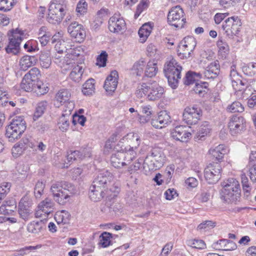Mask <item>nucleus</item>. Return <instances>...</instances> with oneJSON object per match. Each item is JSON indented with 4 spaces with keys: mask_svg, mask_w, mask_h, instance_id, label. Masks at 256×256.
Masks as SVG:
<instances>
[{
    "mask_svg": "<svg viewBox=\"0 0 256 256\" xmlns=\"http://www.w3.org/2000/svg\"><path fill=\"white\" fill-rule=\"evenodd\" d=\"M220 198L226 203L236 204L240 202L241 190L238 182L235 178H230L222 183Z\"/></svg>",
    "mask_w": 256,
    "mask_h": 256,
    "instance_id": "f257e3e1",
    "label": "nucleus"
},
{
    "mask_svg": "<svg viewBox=\"0 0 256 256\" xmlns=\"http://www.w3.org/2000/svg\"><path fill=\"white\" fill-rule=\"evenodd\" d=\"M163 87L156 82L139 84L136 92V96L141 98L146 96L149 101H156L160 99L164 94Z\"/></svg>",
    "mask_w": 256,
    "mask_h": 256,
    "instance_id": "f03ea898",
    "label": "nucleus"
},
{
    "mask_svg": "<svg viewBox=\"0 0 256 256\" xmlns=\"http://www.w3.org/2000/svg\"><path fill=\"white\" fill-rule=\"evenodd\" d=\"M182 69V66L174 58H171L164 64V75L168 79L169 85L174 89L178 86L179 80L181 78Z\"/></svg>",
    "mask_w": 256,
    "mask_h": 256,
    "instance_id": "7ed1b4c3",
    "label": "nucleus"
},
{
    "mask_svg": "<svg viewBox=\"0 0 256 256\" xmlns=\"http://www.w3.org/2000/svg\"><path fill=\"white\" fill-rule=\"evenodd\" d=\"M26 129V124L22 116H16L6 127V136L9 142L20 138Z\"/></svg>",
    "mask_w": 256,
    "mask_h": 256,
    "instance_id": "20e7f679",
    "label": "nucleus"
},
{
    "mask_svg": "<svg viewBox=\"0 0 256 256\" xmlns=\"http://www.w3.org/2000/svg\"><path fill=\"white\" fill-rule=\"evenodd\" d=\"M9 34L10 42L6 48V50L8 54H16L20 50V45L22 40L26 36L24 31L16 28L10 30Z\"/></svg>",
    "mask_w": 256,
    "mask_h": 256,
    "instance_id": "39448f33",
    "label": "nucleus"
},
{
    "mask_svg": "<svg viewBox=\"0 0 256 256\" xmlns=\"http://www.w3.org/2000/svg\"><path fill=\"white\" fill-rule=\"evenodd\" d=\"M186 20L184 10L180 6L172 8L168 14V23L178 28L184 27Z\"/></svg>",
    "mask_w": 256,
    "mask_h": 256,
    "instance_id": "423d86ee",
    "label": "nucleus"
},
{
    "mask_svg": "<svg viewBox=\"0 0 256 256\" xmlns=\"http://www.w3.org/2000/svg\"><path fill=\"white\" fill-rule=\"evenodd\" d=\"M242 26L240 20L238 16H232L227 18L222 24V28L229 38L236 36L240 32Z\"/></svg>",
    "mask_w": 256,
    "mask_h": 256,
    "instance_id": "0eeeda50",
    "label": "nucleus"
},
{
    "mask_svg": "<svg viewBox=\"0 0 256 256\" xmlns=\"http://www.w3.org/2000/svg\"><path fill=\"white\" fill-rule=\"evenodd\" d=\"M221 172L222 167L219 163H210L204 169L205 179L210 184H216L220 178Z\"/></svg>",
    "mask_w": 256,
    "mask_h": 256,
    "instance_id": "6e6552de",
    "label": "nucleus"
},
{
    "mask_svg": "<svg viewBox=\"0 0 256 256\" xmlns=\"http://www.w3.org/2000/svg\"><path fill=\"white\" fill-rule=\"evenodd\" d=\"M41 76L40 72L37 68H32L24 76L20 84V88L26 92L32 90V84L40 81Z\"/></svg>",
    "mask_w": 256,
    "mask_h": 256,
    "instance_id": "1a4fd4ad",
    "label": "nucleus"
},
{
    "mask_svg": "<svg viewBox=\"0 0 256 256\" xmlns=\"http://www.w3.org/2000/svg\"><path fill=\"white\" fill-rule=\"evenodd\" d=\"M152 158L151 162H152V166L150 168L159 169L162 167L166 161V156L162 148L158 146L152 148L148 154V156L146 158L144 164L146 163V160L148 157Z\"/></svg>",
    "mask_w": 256,
    "mask_h": 256,
    "instance_id": "9d476101",
    "label": "nucleus"
},
{
    "mask_svg": "<svg viewBox=\"0 0 256 256\" xmlns=\"http://www.w3.org/2000/svg\"><path fill=\"white\" fill-rule=\"evenodd\" d=\"M67 31L70 36L79 43L83 42L86 37L84 28L76 22H73L68 24Z\"/></svg>",
    "mask_w": 256,
    "mask_h": 256,
    "instance_id": "9b49d317",
    "label": "nucleus"
},
{
    "mask_svg": "<svg viewBox=\"0 0 256 256\" xmlns=\"http://www.w3.org/2000/svg\"><path fill=\"white\" fill-rule=\"evenodd\" d=\"M48 11L47 20L50 23L59 24L62 20L64 16L63 5L60 3L51 2Z\"/></svg>",
    "mask_w": 256,
    "mask_h": 256,
    "instance_id": "f8f14e48",
    "label": "nucleus"
},
{
    "mask_svg": "<svg viewBox=\"0 0 256 256\" xmlns=\"http://www.w3.org/2000/svg\"><path fill=\"white\" fill-rule=\"evenodd\" d=\"M202 116V111L200 108L196 106L186 107L183 113V120L188 124H194Z\"/></svg>",
    "mask_w": 256,
    "mask_h": 256,
    "instance_id": "ddd939ff",
    "label": "nucleus"
},
{
    "mask_svg": "<svg viewBox=\"0 0 256 256\" xmlns=\"http://www.w3.org/2000/svg\"><path fill=\"white\" fill-rule=\"evenodd\" d=\"M113 180L112 174L108 170H104L98 173L93 180L92 185L96 188L101 187L105 188L110 186Z\"/></svg>",
    "mask_w": 256,
    "mask_h": 256,
    "instance_id": "4468645a",
    "label": "nucleus"
},
{
    "mask_svg": "<svg viewBox=\"0 0 256 256\" xmlns=\"http://www.w3.org/2000/svg\"><path fill=\"white\" fill-rule=\"evenodd\" d=\"M245 120L242 116H234L230 118L228 124L230 131L232 135L240 132L245 128Z\"/></svg>",
    "mask_w": 256,
    "mask_h": 256,
    "instance_id": "2eb2a0df",
    "label": "nucleus"
},
{
    "mask_svg": "<svg viewBox=\"0 0 256 256\" xmlns=\"http://www.w3.org/2000/svg\"><path fill=\"white\" fill-rule=\"evenodd\" d=\"M32 202L30 201L26 200L25 198H22L18 204V212L20 216L24 220L29 219L30 215L32 214L31 208Z\"/></svg>",
    "mask_w": 256,
    "mask_h": 256,
    "instance_id": "dca6fc26",
    "label": "nucleus"
},
{
    "mask_svg": "<svg viewBox=\"0 0 256 256\" xmlns=\"http://www.w3.org/2000/svg\"><path fill=\"white\" fill-rule=\"evenodd\" d=\"M188 127L182 126H176L171 132L172 136L177 140L186 142L191 136L190 132H188Z\"/></svg>",
    "mask_w": 256,
    "mask_h": 256,
    "instance_id": "f3484780",
    "label": "nucleus"
},
{
    "mask_svg": "<svg viewBox=\"0 0 256 256\" xmlns=\"http://www.w3.org/2000/svg\"><path fill=\"white\" fill-rule=\"evenodd\" d=\"M66 62V65L68 66V68L71 67L72 68V70L69 75L70 78L76 82H80L84 72L83 66L75 63L68 62V61Z\"/></svg>",
    "mask_w": 256,
    "mask_h": 256,
    "instance_id": "a211bd4d",
    "label": "nucleus"
},
{
    "mask_svg": "<svg viewBox=\"0 0 256 256\" xmlns=\"http://www.w3.org/2000/svg\"><path fill=\"white\" fill-rule=\"evenodd\" d=\"M125 28L126 23L123 18L114 16L109 19L108 28L110 32H118L124 30Z\"/></svg>",
    "mask_w": 256,
    "mask_h": 256,
    "instance_id": "6ab92c4d",
    "label": "nucleus"
},
{
    "mask_svg": "<svg viewBox=\"0 0 256 256\" xmlns=\"http://www.w3.org/2000/svg\"><path fill=\"white\" fill-rule=\"evenodd\" d=\"M118 74L116 70H112L106 78L104 88L106 92H114L116 88Z\"/></svg>",
    "mask_w": 256,
    "mask_h": 256,
    "instance_id": "aec40b11",
    "label": "nucleus"
},
{
    "mask_svg": "<svg viewBox=\"0 0 256 256\" xmlns=\"http://www.w3.org/2000/svg\"><path fill=\"white\" fill-rule=\"evenodd\" d=\"M220 72V66L218 60L211 62L206 68L203 75L206 79H214L218 77Z\"/></svg>",
    "mask_w": 256,
    "mask_h": 256,
    "instance_id": "412c9836",
    "label": "nucleus"
},
{
    "mask_svg": "<svg viewBox=\"0 0 256 256\" xmlns=\"http://www.w3.org/2000/svg\"><path fill=\"white\" fill-rule=\"evenodd\" d=\"M226 152V148L224 144L214 146L208 150V154L211 156L212 159L218 162H220L222 160Z\"/></svg>",
    "mask_w": 256,
    "mask_h": 256,
    "instance_id": "4be33fe9",
    "label": "nucleus"
},
{
    "mask_svg": "<svg viewBox=\"0 0 256 256\" xmlns=\"http://www.w3.org/2000/svg\"><path fill=\"white\" fill-rule=\"evenodd\" d=\"M51 191L55 200L60 204L63 205L64 204V194L62 182H58L54 184L51 187Z\"/></svg>",
    "mask_w": 256,
    "mask_h": 256,
    "instance_id": "5701e85b",
    "label": "nucleus"
},
{
    "mask_svg": "<svg viewBox=\"0 0 256 256\" xmlns=\"http://www.w3.org/2000/svg\"><path fill=\"white\" fill-rule=\"evenodd\" d=\"M106 189L92 185L90 188L89 197L94 202H98L106 196Z\"/></svg>",
    "mask_w": 256,
    "mask_h": 256,
    "instance_id": "b1692460",
    "label": "nucleus"
},
{
    "mask_svg": "<svg viewBox=\"0 0 256 256\" xmlns=\"http://www.w3.org/2000/svg\"><path fill=\"white\" fill-rule=\"evenodd\" d=\"M37 61L38 59L35 56H24L20 60V68L22 70L26 71L29 68L34 66Z\"/></svg>",
    "mask_w": 256,
    "mask_h": 256,
    "instance_id": "393cba45",
    "label": "nucleus"
},
{
    "mask_svg": "<svg viewBox=\"0 0 256 256\" xmlns=\"http://www.w3.org/2000/svg\"><path fill=\"white\" fill-rule=\"evenodd\" d=\"M126 155L123 154V152H118L113 154L111 156L110 161L112 166L116 168H120L125 165H127L126 162H124V158Z\"/></svg>",
    "mask_w": 256,
    "mask_h": 256,
    "instance_id": "a878e982",
    "label": "nucleus"
},
{
    "mask_svg": "<svg viewBox=\"0 0 256 256\" xmlns=\"http://www.w3.org/2000/svg\"><path fill=\"white\" fill-rule=\"evenodd\" d=\"M53 206L54 204L52 200L48 198H46L38 204L39 210L36 214V216H38L40 212L47 215L49 214L52 212Z\"/></svg>",
    "mask_w": 256,
    "mask_h": 256,
    "instance_id": "bb28decb",
    "label": "nucleus"
},
{
    "mask_svg": "<svg viewBox=\"0 0 256 256\" xmlns=\"http://www.w3.org/2000/svg\"><path fill=\"white\" fill-rule=\"evenodd\" d=\"M32 90L30 92H33L37 96H40L46 94L49 90V88L46 84H44L41 81H38L32 84Z\"/></svg>",
    "mask_w": 256,
    "mask_h": 256,
    "instance_id": "cd10ccee",
    "label": "nucleus"
},
{
    "mask_svg": "<svg viewBox=\"0 0 256 256\" xmlns=\"http://www.w3.org/2000/svg\"><path fill=\"white\" fill-rule=\"evenodd\" d=\"M124 140H126L130 144V146L131 150H136L140 146V136L136 134L130 132L124 137Z\"/></svg>",
    "mask_w": 256,
    "mask_h": 256,
    "instance_id": "c85d7f7f",
    "label": "nucleus"
},
{
    "mask_svg": "<svg viewBox=\"0 0 256 256\" xmlns=\"http://www.w3.org/2000/svg\"><path fill=\"white\" fill-rule=\"evenodd\" d=\"M152 30V26L148 24H144L142 26L138 32L140 42L144 43L146 41Z\"/></svg>",
    "mask_w": 256,
    "mask_h": 256,
    "instance_id": "c756f323",
    "label": "nucleus"
},
{
    "mask_svg": "<svg viewBox=\"0 0 256 256\" xmlns=\"http://www.w3.org/2000/svg\"><path fill=\"white\" fill-rule=\"evenodd\" d=\"M211 131L210 126L208 122H204L200 126L196 134L198 140H202L205 136H208Z\"/></svg>",
    "mask_w": 256,
    "mask_h": 256,
    "instance_id": "7c9ffc66",
    "label": "nucleus"
},
{
    "mask_svg": "<svg viewBox=\"0 0 256 256\" xmlns=\"http://www.w3.org/2000/svg\"><path fill=\"white\" fill-rule=\"evenodd\" d=\"M217 46L218 48V56L222 58H226L230 50L227 43L222 39H219L217 42Z\"/></svg>",
    "mask_w": 256,
    "mask_h": 256,
    "instance_id": "2f4dec72",
    "label": "nucleus"
},
{
    "mask_svg": "<svg viewBox=\"0 0 256 256\" xmlns=\"http://www.w3.org/2000/svg\"><path fill=\"white\" fill-rule=\"evenodd\" d=\"M157 64L154 60L149 61L146 66L144 76L147 77L152 78L158 72Z\"/></svg>",
    "mask_w": 256,
    "mask_h": 256,
    "instance_id": "473e14b6",
    "label": "nucleus"
},
{
    "mask_svg": "<svg viewBox=\"0 0 256 256\" xmlns=\"http://www.w3.org/2000/svg\"><path fill=\"white\" fill-rule=\"evenodd\" d=\"M94 80L93 78L88 79L83 84L82 92L85 96H90L94 92Z\"/></svg>",
    "mask_w": 256,
    "mask_h": 256,
    "instance_id": "72a5a7b5",
    "label": "nucleus"
},
{
    "mask_svg": "<svg viewBox=\"0 0 256 256\" xmlns=\"http://www.w3.org/2000/svg\"><path fill=\"white\" fill-rule=\"evenodd\" d=\"M202 78V74L200 73L188 72L186 75L184 82L186 85H190Z\"/></svg>",
    "mask_w": 256,
    "mask_h": 256,
    "instance_id": "f704fd0d",
    "label": "nucleus"
},
{
    "mask_svg": "<svg viewBox=\"0 0 256 256\" xmlns=\"http://www.w3.org/2000/svg\"><path fill=\"white\" fill-rule=\"evenodd\" d=\"M146 62L142 58L136 62L133 65L132 70L137 76H140L144 74V69L146 66Z\"/></svg>",
    "mask_w": 256,
    "mask_h": 256,
    "instance_id": "c9c22d12",
    "label": "nucleus"
},
{
    "mask_svg": "<svg viewBox=\"0 0 256 256\" xmlns=\"http://www.w3.org/2000/svg\"><path fill=\"white\" fill-rule=\"evenodd\" d=\"M81 48L80 47H76L74 46H72L70 48H66L65 52L66 56V58L74 60L77 57L80 55L81 53Z\"/></svg>",
    "mask_w": 256,
    "mask_h": 256,
    "instance_id": "e433bc0d",
    "label": "nucleus"
},
{
    "mask_svg": "<svg viewBox=\"0 0 256 256\" xmlns=\"http://www.w3.org/2000/svg\"><path fill=\"white\" fill-rule=\"evenodd\" d=\"M48 106V102L46 100L38 103L34 115V120H36L41 116L44 113Z\"/></svg>",
    "mask_w": 256,
    "mask_h": 256,
    "instance_id": "4c0bfd02",
    "label": "nucleus"
},
{
    "mask_svg": "<svg viewBox=\"0 0 256 256\" xmlns=\"http://www.w3.org/2000/svg\"><path fill=\"white\" fill-rule=\"evenodd\" d=\"M41 66L45 68H48L51 64V58L50 53L48 52H42L39 57Z\"/></svg>",
    "mask_w": 256,
    "mask_h": 256,
    "instance_id": "58836bf2",
    "label": "nucleus"
},
{
    "mask_svg": "<svg viewBox=\"0 0 256 256\" xmlns=\"http://www.w3.org/2000/svg\"><path fill=\"white\" fill-rule=\"evenodd\" d=\"M186 48H189V50L193 51L196 46V41L192 36L185 37L180 43Z\"/></svg>",
    "mask_w": 256,
    "mask_h": 256,
    "instance_id": "ea45409f",
    "label": "nucleus"
},
{
    "mask_svg": "<svg viewBox=\"0 0 256 256\" xmlns=\"http://www.w3.org/2000/svg\"><path fill=\"white\" fill-rule=\"evenodd\" d=\"M53 102L56 108H60L64 104V89L60 90L56 94Z\"/></svg>",
    "mask_w": 256,
    "mask_h": 256,
    "instance_id": "a19ab883",
    "label": "nucleus"
},
{
    "mask_svg": "<svg viewBox=\"0 0 256 256\" xmlns=\"http://www.w3.org/2000/svg\"><path fill=\"white\" fill-rule=\"evenodd\" d=\"M241 179L244 193V196L246 198H248L250 196V192L251 191L252 188L249 184L248 178L244 174H243L241 176Z\"/></svg>",
    "mask_w": 256,
    "mask_h": 256,
    "instance_id": "79ce46f5",
    "label": "nucleus"
},
{
    "mask_svg": "<svg viewBox=\"0 0 256 256\" xmlns=\"http://www.w3.org/2000/svg\"><path fill=\"white\" fill-rule=\"evenodd\" d=\"M43 224L42 220L32 222L28 225L27 230L30 232L37 234L40 231Z\"/></svg>",
    "mask_w": 256,
    "mask_h": 256,
    "instance_id": "37998d69",
    "label": "nucleus"
},
{
    "mask_svg": "<svg viewBox=\"0 0 256 256\" xmlns=\"http://www.w3.org/2000/svg\"><path fill=\"white\" fill-rule=\"evenodd\" d=\"M16 3V0H0V10L4 12L10 10Z\"/></svg>",
    "mask_w": 256,
    "mask_h": 256,
    "instance_id": "c03bdc74",
    "label": "nucleus"
},
{
    "mask_svg": "<svg viewBox=\"0 0 256 256\" xmlns=\"http://www.w3.org/2000/svg\"><path fill=\"white\" fill-rule=\"evenodd\" d=\"M162 127H165L170 122V117L166 111H161L157 117Z\"/></svg>",
    "mask_w": 256,
    "mask_h": 256,
    "instance_id": "a18cd8bd",
    "label": "nucleus"
},
{
    "mask_svg": "<svg viewBox=\"0 0 256 256\" xmlns=\"http://www.w3.org/2000/svg\"><path fill=\"white\" fill-rule=\"evenodd\" d=\"M227 110L230 112H242L244 107L240 102L235 101L228 106Z\"/></svg>",
    "mask_w": 256,
    "mask_h": 256,
    "instance_id": "49530a36",
    "label": "nucleus"
},
{
    "mask_svg": "<svg viewBox=\"0 0 256 256\" xmlns=\"http://www.w3.org/2000/svg\"><path fill=\"white\" fill-rule=\"evenodd\" d=\"M106 189V196L112 198L116 196L120 190V188L118 186L114 184L111 185V184Z\"/></svg>",
    "mask_w": 256,
    "mask_h": 256,
    "instance_id": "de8ad7c7",
    "label": "nucleus"
},
{
    "mask_svg": "<svg viewBox=\"0 0 256 256\" xmlns=\"http://www.w3.org/2000/svg\"><path fill=\"white\" fill-rule=\"evenodd\" d=\"M192 52L189 50L188 48H186L180 44L177 48L178 54L182 59L189 58Z\"/></svg>",
    "mask_w": 256,
    "mask_h": 256,
    "instance_id": "09e8293b",
    "label": "nucleus"
},
{
    "mask_svg": "<svg viewBox=\"0 0 256 256\" xmlns=\"http://www.w3.org/2000/svg\"><path fill=\"white\" fill-rule=\"evenodd\" d=\"M247 168L250 180L253 182H256V164L252 162H249L247 166Z\"/></svg>",
    "mask_w": 256,
    "mask_h": 256,
    "instance_id": "8fccbe9b",
    "label": "nucleus"
},
{
    "mask_svg": "<svg viewBox=\"0 0 256 256\" xmlns=\"http://www.w3.org/2000/svg\"><path fill=\"white\" fill-rule=\"evenodd\" d=\"M11 184L10 182H4L0 185V199H4L10 192Z\"/></svg>",
    "mask_w": 256,
    "mask_h": 256,
    "instance_id": "3c124183",
    "label": "nucleus"
},
{
    "mask_svg": "<svg viewBox=\"0 0 256 256\" xmlns=\"http://www.w3.org/2000/svg\"><path fill=\"white\" fill-rule=\"evenodd\" d=\"M236 68V66L235 65L233 64L232 66L230 76L232 86L234 84L240 82V78H242V76L238 74Z\"/></svg>",
    "mask_w": 256,
    "mask_h": 256,
    "instance_id": "603ef678",
    "label": "nucleus"
},
{
    "mask_svg": "<svg viewBox=\"0 0 256 256\" xmlns=\"http://www.w3.org/2000/svg\"><path fill=\"white\" fill-rule=\"evenodd\" d=\"M208 86V84L206 82L196 84L194 90L196 94L204 95L206 93Z\"/></svg>",
    "mask_w": 256,
    "mask_h": 256,
    "instance_id": "864d4df0",
    "label": "nucleus"
},
{
    "mask_svg": "<svg viewBox=\"0 0 256 256\" xmlns=\"http://www.w3.org/2000/svg\"><path fill=\"white\" fill-rule=\"evenodd\" d=\"M111 238L110 234L106 232H103L100 236V244L103 247H107L110 244Z\"/></svg>",
    "mask_w": 256,
    "mask_h": 256,
    "instance_id": "5fc2aeb1",
    "label": "nucleus"
},
{
    "mask_svg": "<svg viewBox=\"0 0 256 256\" xmlns=\"http://www.w3.org/2000/svg\"><path fill=\"white\" fill-rule=\"evenodd\" d=\"M76 193L74 186L70 184H65V200L70 198Z\"/></svg>",
    "mask_w": 256,
    "mask_h": 256,
    "instance_id": "6e6d98bb",
    "label": "nucleus"
},
{
    "mask_svg": "<svg viewBox=\"0 0 256 256\" xmlns=\"http://www.w3.org/2000/svg\"><path fill=\"white\" fill-rule=\"evenodd\" d=\"M88 9V4L85 0H80L78 2L76 12L78 14L83 15L86 13Z\"/></svg>",
    "mask_w": 256,
    "mask_h": 256,
    "instance_id": "4d7b16f0",
    "label": "nucleus"
},
{
    "mask_svg": "<svg viewBox=\"0 0 256 256\" xmlns=\"http://www.w3.org/2000/svg\"><path fill=\"white\" fill-rule=\"evenodd\" d=\"M45 184L42 182L38 181L36 184L34 194L36 198H40L43 194Z\"/></svg>",
    "mask_w": 256,
    "mask_h": 256,
    "instance_id": "13d9d810",
    "label": "nucleus"
},
{
    "mask_svg": "<svg viewBox=\"0 0 256 256\" xmlns=\"http://www.w3.org/2000/svg\"><path fill=\"white\" fill-rule=\"evenodd\" d=\"M108 54L106 52H102L96 58V64L100 67H104L106 66Z\"/></svg>",
    "mask_w": 256,
    "mask_h": 256,
    "instance_id": "bf43d9fd",
    "label": "nucleus"
},
{
    "mask_svg": "<svg viewBox=\"0 0 256 256\" xmlns=\"http://www.w3.org/2000/svg\"><path fill=\"white\" fill-rule=\"evenodd\" d=\"M123 154H126V156L124 158V162H126L127 164H130V162L135 158L136 156V152L134 150H131L129 148L127 152H124Z\"/></svg>",
    "mask_w": 256,
    "mask_h": 256,
    "instance_id": "052dcab7",
    "label": "nucleus"
},
{
    "mask_svg": "<svg viewBox=\"0 0 256 256\" xmlns=\"http://www.w3.org/2000/svg\"><path fill=\"white\" fill-rule=\"evenodd\" d=\"M243 70L246 72L247 74L254 76L256 74V63H249L243 68Z\"/></svg>",
    "mask_w": 256,
    "mask_h": 256,
    "instance_id": "680f3d73",
    "label": "nucleus"
},
{
    "mask_svg": "<svg viewBox=\"0 0 256 256\" xmlns=\"http://www.w3.org/2000/svg\"><path fill=\"white\" fill-rule=\"evenodd\" d=\"M68 154L70 157H73L74 160H76L77 158L83 159L86 157L90 156L89 154H88L87 156H86L85 153L84 154L82 152L78 150H70L69 152H68Z\"/></svg>",
    "mask_w": 256,
    "mask_h": 256,
    "instance_id": "e2e57ef3",
    "label": "nucleus"
},
{
    "mask_svg": "<svg viewBox=\"0 0 256 256\" xmlns=\"http://www.w3.org/2000/svg\"><path fill=\"white\" fill-rule=\"evenodd\" d=\"M86 121V118L82 115L80 116L77 114H74L72 116V123L74 125L77 123L80 124L81 126H84Z\"/></svg>",
    "mask_w": 256,
    "mask_h": 256,
    "instance_id": "0e129e2a",
    "label": "nucleus"
},
{
    "mask_svg": "<svg viewBox=\"0 0 256 256\" xmlns=\"http://www.w3.org/2000/svg\"><path fill=\"white\" fill-rule=\"evenodd\" d=\"M147 7L148 5L146 2H140L137 6L136 12L134 16V18L136 19Z\"/></svg>",
    "mask_w": 256,
    "mask_h": 256,
    "instance_id": "69168bd1",
    "label": "nucleus"
},
{
    "mask_svg": "<svg viewBox=\"0 0 256 256\" xmlns=\"http://www.w3.org/2000/svg\"><path fill=\"white\" fill-rule=\"evenodd\" d=\"M164 194L166 199L168 200H172L178 196L176 192L174 189H168L166 191Z\"/></svg>",
    "mask_w": 256,
    "mask_h": 256,
    "instance_id": "338daca9",
    "label": "nucleus"
},
{
    "mask_svg": "<svg viewBox=\"0 0 256 256\" xmlns=\"http://www.w3.org/2000/svg\"><path fill=\"white\" fill-rule=\"evenodd\" d=\"M248 105L250 108H256V94H252L248 100Z\"/></svg>",
    "mask_w": 256,
    "mask_h": 256,
    "instance_id": "774afa93",
    "label": "nucleus"
}]
</instances>
